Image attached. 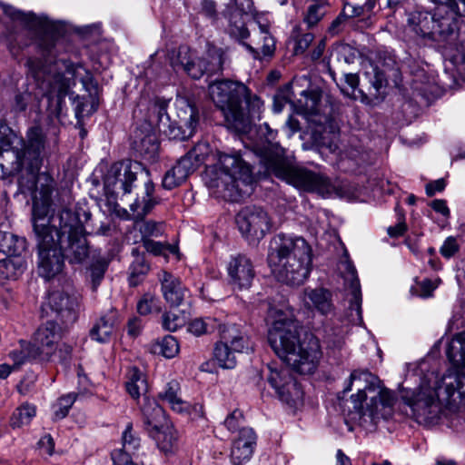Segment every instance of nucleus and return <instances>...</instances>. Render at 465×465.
Wrapping results in <instances>:
<instances>
[{
  "mask_svg": "<svg viewBox=\"0 0 465 465\" xmlns=\"http://www.w3.org/2000/svg\"><path fill=\"white\" fill-rule=\"evenodd\" d=\"M39 196L35 194L33 226L35 236L38 273L46 281L59 277L64 269V258L71 263L84 262L89 254L84 227L77 214L63 209L57 216L40 215L38 200L45 209L50 205L55 183L47 173L37 179Z\"/></svg>",
  "mask_w": 465,
  "mask_h": 465,
  "instance_id": "obj_1",
  "label": "nucleus"
},
{
  "mask_svg": "<svg viewBox=\"0 0 465 465\" xmlns=\"http://www.w3.org/2000/svg\"><path fill=\"white\" fill-rule=\"evenodd\" d=\"M447 357L453 368L440 379L433 373L426 377L415 391L404 390L401 399L411 408V416L420 424H435L443 406L457 407L465 397V333L450 342Z\"/></svg>",
  "mask_w": 465,
  "mask_h": 465,
  "instance_id": "obj_2",
  "label": "nucleus"
},
{
  "mask_svg": "<svg viewBox=\"0 0 465 465\" xmlns=\"http://www.w3.org/2000/svg\"><path fill=\"white\" fill-rule=\"evenodd\" d=\"M268 320V341L276 355L301 374L313 373L322 356L319 340L312 335L300 340V325L290 310L272 308Z\"/></svg>",
  "mask_w": 465,
  "mask_h": 465,
  "instance_id": "obj_3",
  "label": "nucleus"
},
{
  "mask_svg": "<svg viewBox=\"0 0 465 465\" xmlns=\"http://www.w3.org/2000/svg\"><path fill=\"white\" fill-rule=\"evenodd\" d=\"M45 135L40 126H33L24 140L6 124L0 123V154L3 163L0 167L3 176L18 174L24 169L35 176L43 163Z\"/></svg>",
  "mask_w": 465,
  "mask_h": 465,
  "instance_id": "obj_4",
  "label": "nucleus"
},
{
  "mask_svg": "<svg viewBox=\"0 0 465 465\" xmlns=\"http://www.w3.org/2000/svg\"><path fill=\"white\" fill-rule=\"evenodd\" d=\"M263 126L267 143L259 148V151L261 162L269 173L300 191L316 193L323 197L331 196L335 192L334 184L322 173L289 164L284 157L283 148L273 142L276 132L267 124Z\"/></svg>",
  "mask_w": 465,
  "mask_h": 465,
  "instance_id": "obj_5",
  "label": "nucleus"
},
{
  "mask_svg": "<svg viewBox=\"0 0 465 465\" xmlns=\"http://www.w3.org/2000/svg\"><path fill=\"white\" fill-rule=\"evenodd\" d=\"M268 263L279 282L299 286L311 272L312 248L302 237L280 233L270 242Z\"/></svg>",
  "mask_w": 465,
  "mask_h": 465,
  "instance_id": "obj_6",
  "label": "nucleus"
},
{
  "mask_svg": "<svg viewBox=\"0 0 465 465\" xmlns=\"http://www.w3.org/2000/svg\"><path fill=\"white\" fill-rule=\"evenodd\" d=\"M353 387L357 390V393L351 396L355 415L353 419L361 424H376L381 419L391 416L394 395L389 390L379 388L376 376L368 371L355 370L351 373L343 392L351 391Z\"/></svg>",
  "mask_w": 465,
  "mask_h": 465,
  "instance_id": "obj_7",
  "label": "nucleus"
},
{
  "mask_svg": "<svg viewBox=\"0 0 465 465\" xmlns=\"http://www.w3.org/2000/svg\"><path fill=\"white\" fill-rule=\"evenodd\" d=\"M209 94L226 122L239 131L244 130L251 119L259 117L263 105L257 95H252L248 87L238 81H215L209 85Z\"/></svg>",
  "mask_w": 465,
  "mask_h": 465,
  "instance_id": "obj_8",
  "label": "nucleus"
},
{
  "mask_svg": "<svg viewBox=\"0 0 465 465\" xmlns=\"http://www.w3.org/2000/svg\"><path fill=\"white\" fill-rule=\"evenodd\" d=\"M63 330L54 322L41 325L34 334L32 343L27 349L29 358L40 361L64 362L70 358L72 348L62 342Z\"/></svg>",
  "mask_w": 465,
  "mask_h": 465,
  "instance_id": "obj_9",
  "label": "nucleus"
},
{
  "mask_svg": "<svg viewBox=\"0 0 465 465\" xmlns=\"http://www.w3.org/2000/svg\"><path fill=\"white\" fill-rule=\"evenodd\" d=\"M61 65L66 69L67 73H73L71 65L64 61L55 62L48 71L43 69L35 73V77L39 82V88L43 91V94L48 98L50 114L56 118L60 117L62 104L69 87L68 79L64 74L57 71L62 69Z\"/></svg>",
  "mask_w": 465,
  "mask_h": 465,
  "instance_id": "obj_10",
  "label": "nucleus"
},
{
  "mask_svg": "<svg viewBox=\"0 0 465 465\" xmlns=\"http://www.w3.org/2000/svg\"><path fill=\"white\" fill-rule=\"evenodd\" d=\"M437 14L438 6L433 15L424 11L412 12L409 15L408 25L423 39L452 43L457 39V33L451 26V17H445L444 13L440 16Z\"/></svg>",
  "mask_w": 465,
  "mask_h": 465,
  "instance_id": "obj_11",
  "label": "nucleus"
},
{
  "mask_svg": "<svg viewBox=\"0 0 465 465\" xmlns=\"http://www.w3.org/2000/svg\"><path fill=\"white\" fill-rule=\"evenodd\" d=\"M221 340L215 344L213 355L220 367L233 369L237 354L248 353L252 345L247 334L235 325H222L219 331Z\"/></svg>",
  "mask_w": 465,
  "mask_h": 465,
  "instance_id": "obj_12",
  "label": "nucleus"
},
{
  "mask_svg": "<svg viewBox=\"0 0 465 465\" xmlns=\"http://www.w3.org/2000/svg\"><path fill=\"white\" fill-rule=\"evenodd\" d=\"M0 7L3 13L14 24L12 25H6L5 32L2 35V41L10 54L16 57L30 43L29 27L32 25L34 16L31 14H25L7 4H1Z\"/></svg>",
  "mask_w": 465,
  "mask_h": 465,
  "instance_id": "obj_13",
  "label": "nucleus"
},
{
  "mask_svg": "<svg viewBox=\"0 0 465 465\" xmlns=\"http://www.w3.org/2000/svg\"><path fill=\"white\" fill-rule=\"evenodd\" d=\"M210 153L206 143H196L176 164L163 175L162 185L166 190L180 186L204 162Z\"/></svg>",
  "mask_w": 465,
  "mask_h": 465,
  "instance_id": "obj_14",
  "label": "nucleus"
},
{
  "mask_svg": "<svg viewBox=\"0 0 465 465\" xmlns=\"http://www.w3.org/2000/svg\"><path fill=\"white\" fill-rule=\"evenodd\" d=\"M218 167L220 173L213 181V186L224 187L235 186L238 181L245 183L252 182V170L238 154L222 153L219 155Z\"/></svg>",
  "mask_w": 465,
  "mask_h": 465,
  "instance_id": "obj_15",
  "label": "nucleus"
},
{
  "mask_svg": "<svg viewBox=\"0 0 465 465\" xmlns=\"http://www.w3.org/2000/svg\"><path fill=\"white\" fill-rule=\"evenodd\" d=\"M144 428L149 435L154 439L163 450H168L172 447V437L167 441H162L165 438V429L168 427V420L164 410L159 403L149 398H144L141 407Z\"/></svg>",
  "mask_w": 465,
  "mask_h": 465,
  "instance_id": "obj_16",
  "label": "nucleus"
},
{
  "mask_svg": "<svg viewBox=\"0 0 465 465\" xmlns=\"http://www.w3.org/2000/svg\"><path fill=\"white\" fill-rule=\"evenodd\" d=\"M236 223L242 234L252 241L263 238L272 227L268 213L256 206L242 209L236 216Z\"/></svg>",
  "mask_w": 465,
  "mask_h": 465,
  "instance_id": "obj_17",
  "label": "nucleus"
},
{
  "mask_svg": "<svg viewBox=\"0 0 465 465\" xmlns=\"http://www.w3.org/2000/svg\"><path fill=\"white\" fill-rule=\"evenodd\" d=\"M268 382L277 392L280 400L288 405L297 406L302 401L303 392L287 368L277 369L268 365Z\"/></svg>",
  "mask_w": 465,
  "mask_h": 465,
  "instance_id": "obj_18",
  "label": "nucleus"
},
{
  "mask_svg": "<svg viewBox=\"0 0 465 465\" xmlns=\"http://www.w3.org/2000/svg\"><path fill=\"white\" fill-rule=\"evenodd\" d=\"M252 13V0H232L224 12V16L228 20V34L238 41L246 39L250 35L246 25Z\"/></svg>",
  "mask_w": 465,
  "mask_h": 465,
  "instance_id": "obj_19",
  "label": "nucleus"
},
{
  "mask_svg": "<svg viewBox=\"0 0 465 465\" xmlns=\"http://www.w3.org/2000/svg\"><path fill=\"white\" fill-rule=\"evenodd\" d=\"M158 399L163 403L168 404L177 413L193 415L194 418L203 416V407L202 404H191L182 399L181 386L175 380L167 382L163 386L158 393Z\"/></svg>",
  "mask_w": 465,
  "mask_h": 465,
  "instance_id": "obj_20",
  "label": "nucleus"
},
{
  "mask_svg": "<svg viewBox=\"0 0 465 465\" xmlns=\"http://www.w3.org/2000/svg\"><path fill=\"white\" fill-rule=\"evenodd\" d=\"M142 167L139 163H119L112 166L104 183L114 193L121 190L124 194L132 190V184L136 180V175Z\"/></svg>",
  "mask_w": 465,
  "mask_h": 465,
  "instance_id": "obj_21",
  "label": "nucleus"
},
{
  "mask_svg": "<svg viewBox=\"0 0 465 465\" xmlns=\"http://www.w3.org/2000/svg\"><path fill=\"white\" fill-rule=\"evenodd\" d=\"M227 272L229 283L237 290L249 289L255 276L251 259L243 254L231 257L227 264Z\"/></svg>",
  "mask_w": 465,
  "mask_h": 465,
  "instance_id": "obj_22",
  "label": "nucleus"
},
{
  "mask_svg": "<svg viewBox=\"0 0 465 465\" xmlns=\"http://www.w3.org/2000/svg\"><path fill=\"white\" fill-rule=\"evenodd\" d=\"M177 120L172 121L175 128L180 131L176 139L185 140L192 137L196 130L199 114L196 107L185 98H178L175 102Z\"/></svg>",
  "mask_w": 465,
  "mask_h": 465,
  "instance_id": "obj_23",
  "label": "nucleus"
},
{
  "mask_svg": "<svg viewBox=\"0 0 465 465\" xmlns=\"http://www.w3.org/2000/svg\"><path fill=\"white\" fill-rule=\"evenodd\" d=\"M341 270L344 282L346 284H349L351 290L350 322L353 324H361L362 322L361 292L356 269L350 262H345L342 263Z\"/></svg>",
  "mask_w": 465,
  "mask_h": 465,
  "instance_id": "obj_24",
  "label": "nucleus"
},
{
  "mask_svg": "<svg viewBox=\"0 0 465 465\" xmlns=\"http://www.w3.org/2000/svg\"><path fill=\"white\" fill-rule=\"evenodd\" d=\"M79 296L69 290L54 291L48 295V304L64 322H72L75 320V308L78 306Z\"/></svg>",
  "mask_w": 465,
  "mask_h": 465,
  "instance_id": "obj_25",
  "label": "nucleus"
},
{
  "mask_svg": "<svg viewBox=\"0 0 465 465\" xmlns=\"http://www.w3.org/2000/svg\"><path fill=\"white\" fill-rule=\"evenodd\" d=\"M255 444L256 434L253 430L242 427L231 450L232 463L233 465H242L247 462L252 455Z\"/></svg>",
  "mask_w": 465,
  "mask_h": 465,
  "instance_id": "obj_26",
  "label": "nucleus"
},
{
  "mask_svg": "<svg viewBox=\"0 0 465 465\" xmlns=\"http://www.w3.org/2000/svg\"><path fill=\"white\" fill-rule=\"evenodd\" d=\"M162 292L167 303L171 306H180L187 297L189 291L183 285L181 280L168 272L159 275Z\"/></svg>",
  "mask_w": 465,
  "mask_h": 465,
  "instance_id": "obj_27",
  "label": "nucleus"
},
{
  "mask_svg": "<svg viewBox=\"0 0 465 465\" xmlns=\"http://www.w3.org/2000/svg\"><path fill=\"white\" fill-rule=\"evenodd\" d=\"M223 52L219 50L213 55L209 54L210 60L205 58H193L190 64H187L185 73L193 79H199L204 74H215L223 69Z\"/></svg>",
  "mask_w": 465,
  "mask_h": 465,
  "instance_id": "obj_28",
  "label": "nucleus"
},
{
  "mask_svg": "<svg viewBox=\"0 0 465 465\" xmlns=\"http://www.w3.org/2000/svg\"><path fill=\"white\" fill-rule=\"evenodd\" d=\"M119 323V314L114 309L104 314L90 331V337L101 343L110 341L115 327Z\"/></svg>",
  "mask_w": 465,
  "mask_h": 465,
  "instance_id": "obj_29",
  "label": "nucleus"
},
{
  "mask_svg": "<svg viewBox=\"0 0 465 465\" xmlns=\"http://www.w3.org/2000/svg\"><path fill=\"white\" fill-rule=\"evenodd\" d=\"M169 100L163 98H155L152 110L157 116V127L160 132L163 133L169 138H177L180 131L172 124V120L167 114Z\"/></svg>",
  "mask_w": 465,
  "mask_h": 465,
  "instance_id": "obj_30",
  "label": "nucleus"
},
{
  "mask_svg": "<svg viewBox=\"0 0 465 465\" xmlns=\"http://www.w3.org/2000/svg\"><path fill=\"white\" fill-rule=\"evenodd\" d=\"M331 292L324 289H305L303 292L304 303L312 305L322 314H329L333 311Z\"/></svg>",
  "mask_w": 465,
  "mask_h": 465,
  "instance_id": "obj_31",
  "label": "nucleus"
},
{
  "mask_svg": "<svg viewBox=\"0 0 465 465\" xmlns=\"http://www.w3.org/2000/svg\"><path fill=\"white\" fill-rule=\"evenodd\" d=\"M153 183L151 181H147L144 183V192L143 195L138 196L130 205L134 219H143V217L147 215L154 207L156 202L153 197Z\"/></svg>",
  "mask_w": 465,
  "mask_h": 465,
  "instance_id": "obj_32",
  "label": "nucleus"
},
{
  "mask_svg": "<svg viewBox=\"0 0 465 465\" xmlns=\"http://www.w3.org/2000/svg\"><path fill=\"white\" fill-rule=\"evenodd\" d=\"M26 250V240L10 232L0 231V252L7 256L19 257Z\"/></svg>",
  "mask_w": 465,
  "mask_h": 465,
  "instance_id": "obj_33",
  "label": "nucleus"
},
{
  "mask_svg": "<svg viewBox=\"0 0 465 465\" xmlns=\"http://www.w3.org/2000/svg\"><path fill=\"white\" fill-rule=\"evenodd\" d=\"M329 10L328 1H312L303 10L302 17L308 30L318 26Z\"/></svg>",
  "mask_w": 465,
  "mask_h": 465,
  "instance_id": "obj_34",
  "label": "nucleus"
},
{
  "mask_svg": "<svg viewBox=\"0 0 465 465\" xmlns=\"http://www.w3.org/2000/svg\"><path fill=\"white\" fill-rule=\"evenodd\" d=\"M125 388L133 399H139L148 389L146 378L137 367H131L127 372Z\"/></svg>",
  "mask_w": 465,
  "mask_h": 465,
  "instance_id": "obj_35",
  "label": "nucleus"
},
{
  "mask_svg": "<svg viewBox=\"0 0 465 465\" xmlns=\"http://www.w3.org/2000/svg\"><path fill=\"white\" fill-rule=\"evenodd\" d=\"M314 39V35L306 32L301 25H295L289 36L290 43L293 44L294 54H302L309 48Z\"/></svg>",
  "mask_w": 465,
  "mask_h": 465,
  "instance_id": "obj_36",
  "label": "nucleus"
},
{
  "mask_svg": "<svg viewBox=\"0 0 465 465\" xmlns=\"http://www.w3.org/2000/svg\"><path fill=\"white\" fill-rule=\"evenodd\" d=\"M432 3H438V0H430ZM444 13L445 17H451V26L458 16H465V0H446L438 5V15Z\"/></svg>",
  "mask_w": 465,
  "mask_h": 465,
  "instance_id": "obj_37",
  "label": "nucleus"
},
{
  "mask_svg": "<svg viewBox=\"0 0 465 465\" xmlns=\"http://www.w3.org/2000/svg\"><path fill=\"white\" fill-rule=\"evenodd\" d=\"M36 414V408L30 403H23L15 409L11 420L10 425L12 428H20L24 425H28Z\"/></svg>",
  "mask_w": 465,
  "mask_h": 465,
  "instance_id": "obj_38",
  "label": "nucleus"
},
{
  "mask_svg": "<svg viewBox=\"0 0 465 465\" xmlns=\"http://www.w3.org/2000/svg\"><path fill=\"white\" fill-rule=\"evenodd\" d=\"M222 324L215 318H196L193 320L188 325V331L195 336L212 333L217 329H221Z\"/></svg>",
  "mask_w": 465,
  "mask_h": 465,
  "instance_id": "obj_39",
  "label": "nucleus"
},
{
  "mask_svg": "<svg viewBox=\"0 0 465 465\" xmlns=\"http://www.w3.org/2000/svg\"><path fill=\"white\" fill-rule=\"evenodd\" d=\"M132 254L135 258L129 268V283L132 286H136L140 282V277L146 274L149 271V266L146 263L143 256L139 255V252L136 248L132 250Z\"/></svg>",
  "mask_w": 465,
  "mask_h": 465,
  "instance_id": "obj_40",
  "label": "nucleus"
},
{
  "mask_svg": "<svg viewBox=\"0 0 465 465\" xmlns=\"http://www.w3.org/2000/svg\"><path fill=\"white\" fill-rule=\"evenodd\" d=\"M193 58V54L187 46H180L177 51L173 52L170 64L174 71L185 72L187 64H190Z\"/></svg>",
  "mask_w": 465,
  "mask_h": 465,
  "instance_id": "obj_41",
  "label": "nucleus"
},
{
  "mask_svg": "<svg viewBox=\"0 0 465 465\" xmlns=\"http://www.w3.org/2000/svg\"><path fill=\"white\" fill-rule=\"evenodd\" d=\"M262 40V45L261 47L254 48L251 45L243 43V45L250 51L255 59H261L260 54L262 56H271L275 50V41L270 34H265L261 36Z\"/></svg>",
  "mask_w": 465,
  "mask_h": 465,
  "instance_id": "obj_42",
  "label": "nucleus"
},
{
  "mask_svg": "<svg viewBox=\"0 0 465 465\" xmlns=\"http://www.w3.org/2000/svg\"><path fill=\"white\" fill-rule=\"evenodd\" d=\"M365 77L368 79L371 87L375 90V95L380 93L381 88L386 85L387 79L382 71L373 64L364 73Z\"/></svg>",
  "mask_w": 465,
  "mask_h": 465,
  "instance_id": "obj_43",
  "label": "nucleus"
},
{
  "mask_svg": "<svg viewBox=\"0 0 465 465\" xmlns=\"http://www.w3.org/2000/svg\"><path fill=\"white\" fill-rule=\"evenodd\" d=\"M76 396L73 393L62 396L53 406L55 420H62L67 416L69 410L74 403Z\"/></svg>",
  "mask_w": 465,
  "mask_h": 465,
  "instance_id": "obj_44",
  "label": "nucleus"
},
{
  "mask_svg": "<svg viewBox=\"0 0 465 465\" xmlns=\"http://www.w3.org/2000/svg\"><path fill=\"white\" fill-rule=\"evenodd\" d=\"M108 262L104 259H99L94 262L90 266V277L92 282V288L95 291L107 270Z\"/></svg>",
  "mask_w": 465,
  "mask_h": 465,
  "instance_id": "obj_45",
  "label": "nucleus"
},
{
  "mask_svg": "<svg viewBox=\"0 0 465 465\" xmlns=\"http://www.w3.org/2000/svg\"><path fill=\"white\" fill-rule=\"evenodd\" d=\"M304 102L299 101L302 112L306 114H317L319 113L320 95L315 92L302 91Z\"/></svg>",
  "mask_w": 465,
  "mask_h": 465,
  "instance_id": "obj_46",
  "label": "nucleus"
},
{
  "mask_svg": "<svg viewBox=\"0 0 465 465\" xmlns=\"http://www.w3.org/2000/svg\"><path fill=\"white\" fill-rule=\"evenodd\" d=\"M122 450L134 452L140 447V439L133 432L132 423H128L122 435Z\"/></svg>",
  "mask_w": 465,
  "mask_h": 465,
  "instance_id": "obj_47",
  "label": "nucleus"
},
{
  "mask_svg": "<svg viewBox=\"0 0 465 465\" xmlns=\"http://www.w3.org/2000/svg\"><path fill=\"white\" fill-rule=\"evenodd\" d=\"M144 249L153 255H165L168 251L171 253H175L177 252V247L172 246L170 244H163L160 242H155L152 239H145L142 241Z\"/></svg>",
  "mask_w": 465,
  "mask_h": 465,
  "instance_id": "obj_48",
  "label": "nucleus"
},
{
  "mask_svg": "<svg viewBox=\"0 0 465 465\" xmlns=\"http://www.w3.org/2000/svg\"><path fill=\"white\" fill-rule=\"evenodd\" d=\"M159 352L165 358H173L179 351L177 340L171 335H167L158 343Z\"/></svg>",
  "mask_w": 465,
  "mask_h": 465,
  "instance_id": "obj_49",
  "label": "nucleus"
},
{
  "mask_svg": "<svg viewBox=\"0 0 465 465\" xmlns=\"http://www.w3.org/2000/svg\"><path fill=\"white\" fill-rule=\"evenodd\" d=\"M138 230L141 233L142 241L151 239V237H157L163 233L162 224L153 221H145L138 225Z\"/></svg>",
  "mask_w": 465,
  "mask_h": 465,
  "instance_id": "obj_50",
  "label": "nucleus"
},
{
  "mask_svg": "<svg viewBox=\"0 0 465 465\" xmlns=\"http://www.w3.org/2000/svg\"><path fill=\"white\" fill-rule=\"evenodd\" d=\"M158 300L150 293H145L137 303V312L141 315H147L158 311Z\"/></svg>",
  "mask_w": 465,
  "mask_h": 465,
  "instance_id": "obj_51",
  "label": "nucleus"
},
{
  "mask_svg": "<svg viewBox=\"0 0 465 465\" xmlns=\"http://www.w3.org/2000/svg\"><path fill=\"white\" fill-rule=\"evenodd\" d=\"M163 327L169 331H175L184 324V318L173 312H165L162 319Z\"/></svg>",
  "mask_w": 465,
  "mask_h": 465,
  "instance_id": "obj_52",
  "label": "nucleus"
},
{
  "mask_svg": "<svg viewBox=\"0 0 465 465\" xmlns=\"http://www.w3.org/2000/svg\"><path fill=\"white\" fill-rule=\"evenodd\" d=\"M460 250V244L453 236H449L440 248V253L446 259L453 257Z\"/></svg>",
  "mask_w": 465,
  "mask_h": 465,
  "instance_id": "obj_53",
  "label": "nucleus"
},
{
  "mask_svg": "<svg viewBox=\"0 0 465 465\" xmlns=\"http://www.w3.org/2000/svg\"><path fill=\"white\" fill-rule=\"evenodd\" d=\"M242 413L240 411L235 410L227 416V418L224 420V425L231 431H240V430L242 429L241 425L242 422Z\"/></svg>",
  "mask_w": 465,
  "mask_h": 465,
  "instance_id": "obj_54",
  "label": "nucleus"
},
{
  "mask_svg": "<svg viewBox=\"0 0 465 465\" xmlns=\"http://www.w3.org/2000/svg\"><path fill=\"white\" fill-rule=\"evenodd\" d=\"M31 100V94L27 91L20 92L15 94L14 101V107L16 111H25Z\"/></svg>",
  "mask_w": 465,
  "mask_h": 465,
  "instance_id": "obj_55",
  "label": "nucleus"
},
{
  "mask_svg": "<svg viewBox=\"0 0 465 465\" xmlns=\"http://www.w3.org/2000/svg\"><path fill=\"white\" fill-rule=\"evenodd\" d=\"M201 13L211 19H216V4L213 0H202Z\"/></svg>",
  "mask_w": 465,
  "mask_h": 465,
  "instance_id": "obj_56",
  "label": "nucleus"
},
{
  "mask_svg": "<svg viewBox=\"0 0 465 465\" xmlns=\"http://www.w3.org/2000/svg\"><path fill=\"white\" fill-rule=\"evenodd\" d=\"M446 187V182L443 178L432 181L426 184V194L433 196L437 192H442Z\"/></svg>",
  "mask_w": 465,
  "mask_h": 465,
  "instance_id": "obj_57",
  "label": "nucleus"
},
{
  "mask_svg": "<svg viewBox=\"0 0 465 465\" xmlns=\"http://www.w3.org/2000/svg\"><path fill=\"white\" fill-rule=\"evenodd\" d=\"M363 13V7L360 5H353L351 4H345L341 11L342 15L348 19L361 15Z\"/></svg>",
  "mask_w": 465,
  "mask_h": 465,
  "instance_id": "obj_58",
  "label": "nucleus"
},
{
  "mask_svg": "<svg viewBox=\"0 0 465 465\" xmlns=\"http://www.w3.org/2000/svg\"><path fill=\"white\" fill-rule=\"evenodd\" d=\"M346 18L341 13L329 25L327 32L331 35H338L343 28Z\"/></svg>",
  "mask_w": 465,
  "mask_h": 465,
  "instance_id": "obj_59",
  "label": "nucleus"
},
{
  "mask_svg": "<svg viewBox=\"0 0 465 465\" xmlns=\"http://www.w3.org/2000/svg\"><path fill=\"white\" fill-rule=\"evenodd\" d=\"M430 207L436 212L442 214L444 217L449 218L450 211L447 206V202L442 199H436L430 203Z\"/></svg>",
  "mask_w": 465,
  "mask_h": 465,
  "instance_id": "obj_60",
  "label": "nucleus"
},
{
  "mask_svg": "<svg viewBox=\"0 0 465 465\" xmlns=\"http://www.w3.org/2000/svg\"><path fill=\"white\" fill-rule=\"evenodd\" d=\"M38 445L43 449L48 455H52L54 450V442L50 434H46L42 437L38 442Z\"/></svg>",
  "mask_w": 465,
  "mask_h": 465,
  "instance_id": "obj_61",
  "label": "nucleus"
},
{
  "mask_svg": "<svg viewBox=\"0 0 465 465\" xmlns=\"http://www.w3.org/2000/svg\"><path fill=\"white\" fill-rule=\"evenodd\" d=\"M344 346V339L342 336L329 338L327 341V349L333 352L341 351Z\"/></svg>",
  "mask_w": 465,
  "mask_h": 465,
  "instance_id": "obj_62",
  "label": "nucleus"
},
{
  "mask_svg": "<svg viewBox=\"0 0 465 465\" xmlns=\"http://www.w3.org/2000/svg\"><path fill=\"white\" fill-rule=\"evenodd\" d=\"M10 359L14 361L13 364H10L12 367H14V370H17L19 366L24 363L25 359V354L21 351H12L9 352Z\"/></svg>",
  "mask_w": 465,
  "mask_h": 465,
  "instance_id": "obj_63",
  "label": "nucleus"
},
{
  "mask_svg": "<svg viewBox=\"0 0 465 465\" xmlns=\"http://www.w3.org/2000/svg\"><path fill=\"white\" fill-rule=\"evenodd\" d=\"M406 229H407V226H406L405 223L401 220L394 226H390L388 228L387 232L391 237H399L405 232Z\"/></svg>",
  "mask_w": 465,
  "mask_h": 465,
  "instance_id": "obj_64",
  "label": "nucleus"
}]
</instances>
